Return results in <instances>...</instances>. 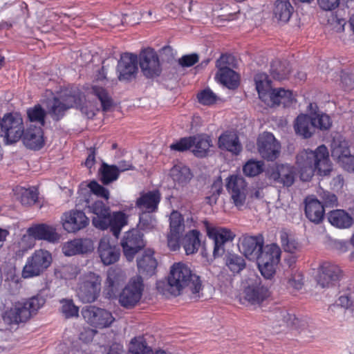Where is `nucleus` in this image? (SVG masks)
<instances>
[{"label": "nucleus", "instance_id": "obj_46", "mask_svg": "<svg viewBox=\"0 0 354 354\" xmlns=\"http://www.w3.org/2000/svg\"><path fill=\"white\" fill-rule=\"evenodd\" d=\"M225 260L226 266L233 273H239L245 267L244 259L236 254H227Z\"/></svg>", "mask_w": 354, "mask_h": 354}, {"label": "nucleus", "instance_id": "obj_11", "mask_svg": "<svg viewBox=\"0 0 354 354\" xmlns=\"http://www.w3.org/2000/svg\"><path fill=\"white\" fill-rule=\"evenodd\" d=\"M82 315L87 323L99 328L109 327L115 320L111 312L94 306L83 308Z\"/></svg>", "mask_w": 354, "mask_h": 354}, {"label": "nucleus", "instance_id": "obj_58", "mask_svg": "<svg viewBox=\"0 0 354 354\" xmlns=\"http://www.w3.org/2000/svg\"><path fill=\"white\" fill-rule=\"evenodd\" d=\"M193 141L192 136L182 138L178 141L171 144L170 149L177 151H185L192 149Z\"/></svg>", "mask_w": 354, "mask_h": 354}, {"label": "nucleus", "instance_id": "obj_31", "mask_svg": "<svg viewBox=\"0 0 354 354\" xmlns=\"http://www.w3.org/2000/svg\"><path fill=\"white\" fill-rule=\"evenodd\" d=\"M153 251L147 249L141 257L137 259L138 269L140 273L146 275H152L155 273L157 267V261L153 257Z\"/></svg>", "mask_w": 354, "mask_h": 354}, {"label": "nucleus", "instance_id": "obj_9", "mask_svg": "<svg viewBox=\"0 0 354 354\" xmlns=\"http://www.w3.org/2000/svg\"><path fill=\"white\" fill-rule=\"evenodd\" d=\"M143 290L142 278L140 276L133 277L119 295L120 304L127 309L133 308L140 301Z\"/></svg>", "mask_w": 354, "mask_h": 354}, {"label": "nucleus", "instance_id": "obj_6", "mask_svg": "<svg viewBox=\"0 0 354 354\" xmlns=\"http://www.w3.org/2000/svg\"><path fill=\"white\" fill-rule=\"evenodd\" d=\"M51 254L45 250H37L27 259L23 268L21 275L24 279L32 278L40 275L50 265Z\"/></svg>", "mask_w": 354, "mask_h": 354}, {"label": "nucleus", "instance_id": "obj_54", "mask_svg": "<svg viewBox=\"0 0 354 354\" xmlns=\"http://www.w3.org/2000/svg\"><path fill=\"white\" fill-rule=\"evenodd\" d=\"M151 213H144L140 216L138 226L140 230L149 231L153 230L157 224L156 217Z\"/></svg>", "mask_w": 354, "mask_h": 354}, {"label": "nucleus", "instance_id": "obj_4", "mask_svg": "<svg viewBox=\"0 0 354 354\" xmlns=\"http://www.w3.org/2000/svg\"><path fill=\"white\" fill-rule=\"evenodd\" d=\"M82 103V93L77 88H66L53 97L48 112L54 120H59L66 111L71 108L78 107Z\"/></svg>", "mask_w": 354, "mask_h": 354}, {"label": "nucleus", "instance_id": "obj_27", "mask_svg": "<svg viewBox=\"0 0 354 354\" xmlns=\"http://www.w3.org/2000/svg\"><path fill=\"white\" fill-rule=\"evenodd\" d=\"M244 297L252 305L260 304L270 296L269 289L261 283L250 285L245 288Z\"/></svg>", "mask_w": 354, "mask_h": 354}, {"label": "nucleus", "instance_id": "obj_47", "mask_svg": "<svg viewBox=\"0 0 354 354\" xmlns=\"http://www.w3.org/2000/svg\"><path fill=\"white\" fill-rule=\"evenodd\" d=\"M46 112L40 104H36L27 110V115L29 120L39 124L38 127H42L45 124Z\"/></svg>", "mask_w": 354, "mask_h": 354}, {"label": "nucleus", "instance_id": "obj_63", "mask_svg": "<svg viewBox=\"0 0 354 354\" xmlns=\"http://www.w3.org/2000/svg\"><path fill=\"white\" fill-rule=\"evenodd\" d=\"M317 3L321 9L330 11L338 7L339 0H317Z\"/></svg>", "mask_w": 354, "mask_h": 354}, {"label": "nucleus", "instance_id": "obj_25", "mask_svg": "<svg viewBox=\"0 0 354 354\" xmlns=\"http://www.w3.org/2000/svg\"><path fill=\"white\" fill-rule=\"evenodd\" d=\"M93 249V243L88 239H75L65 243L62 246V252L67 257L87 253Z\"/></svg>", "mask_w": 354, "mask_h": 354}, {"label": "nucleus", "instance_id": "obj_51", "mask_svg": "<svg viewBox=\"0 0 354 354\" xmlns=\"http://www.w3.org/2000/svg\"><path fill=\"white\" fill-rule=\"evenodd\" d=\"M317 194L322 200L321 203L324 205V207H333L337 205V198L335 194L324 190L321 187L317 189Z\"/></svg>", "mask_w": 354, "mask_h": 354}, {"label": "nucleus", "instance_id": "obj_3", "mask_svg": "<svg viewBox=\"0 0 354 354\" xmlns=\"http://www.w3.org/2000/svg\"><path fill=\"white\" fill-rule=\"evenodd\" d=\"M168 290L174 295H179L182 290L188 288L195 298L200 297L203 285L199 276L192 273L191 269L183 263H175L170 269L167 279Z\"/></svg>", "mask_w": 354, "mask_h": 354}, {"label": "nucleus", "instance_id": "obj_60", "mask_svg": "<svg viewBox=\"0 0 354 354\" xmlns=\"http://www.w3.org/2000/svg\"><path fill=\"white\" fill-rule=\"evenodd\" d=\"M261 274L266 279H271L275 273V266L277 264L268 262H257Z\"/></svg>", "mask_w": 354, "mask_h": 354}, {"label": "nucleus", "instance_id": "obj_50", "mask_svg": "<svg viewBox=\"0 0 354 354\" xmlns=\"http://www.w3.org/2000/svg\"><path fill=\"white\" fill-rule=\"evenodd\" d=\"M169 221V232L181 235L185 228L184 219L182 215L174 211L170 215Z\"/></svg>", "mask_w": 354, "mask_h": 354}, {"label": "nucleus", "instance_id": "obj_57", "mask_svg": "<svg viewBox=\"0 0 354 354\" xmlns=\"http://www.w3.org/2000/svg\"><path fill=\"white\" fill-rule=\"evenodd\" d=\"M281 243L283 250L289 253H294L298 248L295 240L290 239L286 232H281L280 235Z\"/></svg>", "mask_w": 354, "mask_h": 354}, {"label": "nucleus", "instance_id": "obj_61", "mask_svg": "<svg viewBox=\"0 0 354 354\" xmlns=\"http://www.w3.org/2000/svg\"><path fill=\"white\" fill-rule=\"evenodd\" d=\"M198 54L192 53L182 56L178 59V64L183 67H191L198 62Z\"/></svg>", "mask_w": 354, "mask_h": 354}, {"label": "nucleus", "instance_id": "obj_37", "mask_svg": "<svg viewBox=\"0 0 354 354\" xmlns=\"http://www.w3.org/2000/svg\"><path fill=\"white\" fill-rule=\"evenodd\" d=\"M170 176L174 182L183 186L190 181L193 175L187 166L183 163H178L171 169Z\"/></svg>", "mask_w": 354, "mask_h": 354}, {"label": "nucleus", "instance_id": "obj_49", "mask_svg": "<svg viewBox=\"0 0 354 354\" xmlns=\"http://www.w3.org/2000/svg\"><path fill=\"white\" fill-rule=\"evenodd\" d=\"M290 73L289 65L286 63L275 62L272 64L270 73L272 77L277 80L286 79Z\"/></svg>", "mask_w": 354, "mask_h": 354}, {"label": "nucleus", "instance_id": "obj_44", "mask_svg": "<svg viewBox=\"0 0 354 354\" xmlns=\"http://www.w3.org/2000/svg\"><path fill=\"white\" fill-rule=\"evenodd\" d=\"M91 93L100 101L104 111L110 109L113 105V100L104 88L94 85L91 87Z\"/></svg>", "mask_w": 354, "mask_h": 354}, {"label": "nucleus", "instance_id": "obj_12", "mask_svg": "<svg viewBox=\"0 0 354 354\" xmlns=\"http://www.w3.org/2000/svg\"><path fill=\"white\" fill-rule=\"evenodd\" d=\"M234 59L231 55H222L216 62V67L218 71L216 77L218 81L230 89H234L239 86V75L230 68V62Z\"/></svg>", "mask_w": 354, "mask_h": 354}, {"label": "nucleus", "instance_id": "obj_26", "mask_svg": "<svg viewBox=\"0 0 354 354\" xmlns=\"http://www.w3.org/2000/svg\"><path fill=\"white\" fill-rule=\"evenodd\" d=\"M28 234L35 239L46 240L54 243L59 239V235L56 229L46 224H38L29 227Z\"/></svg>", "mask_w": 354, "mask_h": 354}, {"label": "nucleus", "instance_id": "obj_15", "mask_svg": "<svg viewBox=\"0 0 354 354\" xmlns=\"http://www.w3.org/2000/svg\"><path fill=\"white\" fill-rule=\"evenodd\" d=\"M258 151L268 161L275 160L280 153L281 145L272 133L263 132L257 140Z\"/></svg>", "mask_w": 354, "mask_h": 354}, {"label": "nucleus", "instance_id": "obj_18", "mask_svg": "<svg viewBox=\"0 0 354 354\" xmlns=\"http://www.w3.org/2000/svg\"><path fill=\"white\" fill-rule=\"evenodd\" d=\"M62 223L64 229L69 233H75L89 224V218L80 210L72 209L63 214Z\"/></svg>", "mask_w": 354, "mask_h": 354}, {"label": "nucleus", "instance_id": "obj_36", "mask_svg": "<svg viewBox=\"0 0 354 354\" xmlns=\"http://www.w3.org/2000/svg\"><path fill=\"white\" fill-rule=\"evenodd\" d=\"M254 81L259 98L267 102L269 95L273 90L268 75L263 73H258L255 75Z\"/></svg>", "mask_w": 354, "mask_h": 354}, {"label": "nucleus", "instance_id": "obj_8", "mask_svg": "<svg viewBox=\"0 0 354 354\" xmlns=\"http://www.w3.org/2000/svg\"><path fill=\"white\" fill-rule=\"evenodd\" d=\"M226 189L232 203L239 209L245 204L249 188L248 183L241 175H231L226 178Z\"/></svg>", "mask_w": 354, "mask_h": 354}, {"label": "nucleus", "instance_id": "obj_14", "mask_svg": "<svg viewBox=\"0 0 354 354\" xmlns=\"http://www.w3.org/2000/svg\"><path fill=\"white\" fill-rule=\"evenodd\" d=\"M140 67L147 78H153L160 75L162 69L157 53L148 48L141 51L140 55Z\"/></svg>", "mask_w": 354, "mask_h": 354}, {"label": "nucleus", "instance_id": "obj_53", "mask_svg": "<svg viewBox=\"0 0 354 354\" xmlns=\"http://www.w3.org/2000/svg\"><path fill=\"white\" fill-rule=\"evenodd\" d=\"M263 164L261 161L248 160L243 167V171L248 176H255L263 171Z\"/></svg>", "mask_w": 354, "mask_h": 354}, {"label": "nucleus", "instance_id": "obj_7", "mask_svg": "<svg viewBox=\"0 0 354 354\" xmlns=\"http://www.w3.org/2000/svg\"><path fill=\"white\" fill-rule=\"evenodd\" d=\"M207 236L214 241L213 256L218 258L225 253V244L232 241L235 234L225 227H215L211 226L207 221H203Z\"/></svg>", "mask_w": 354, "mask_h": 354}, {"label": "nucleus", "instance_id": "obj_5", "mask_svg": "<svg viewBox=\"0 0 354 354\" xmlns=\"http://www.w3.org/2000/svg\"><path fill=\"white\" fill-rule=\"evenodd\" d=\"M100 291V276L93 272H89L80 279L76 294L82 303L87 304L94 302L98 298Z\"/></svg>", "mask_w": 354, "mask_h": 354}, {"label": "nucleus", "instance_id": "obj_23", "mask_svg": "<svg viewBox=\"0 0 354 354\" xmlns=\"http://www.w3.org/2000/svg\"><path fill=\"white\" fill-rule=\"evenodd\" d=\"M97 252L104 265L109 266L119 260L120 252L115 245H111L108 238L100 239Z\"/></svg>", "mask_w": 354, "mask_h": 354}, {"label": "nucleus", "instance_id": "obj_29", "mask_svg": "<svg viewBox=\"0 0 354 354\" xmlns=\"http://www.w3.org/2000/svg\"><path fill=\"white\" fill-rule=\"evenodd\" d=\"M23 135L25 145L31 149H40L44 145V133L41 127L30 126Z\"/></svg>", "mask_w": 354, "mask_h": 354}, {"label": "nucleus", "instance_id": "obj_42", "mask_svg": "<svg viewBox=\"0 0 354 354\" xmlns=\"http://www.w3.org/2000/svg\"><path fill=\"white\" fill-rule=\"evenodd\" d=\"M293 12V7L290 0H277L275 2L274 14L279 20L287 22L289 21Z\"/></svg>", "mask_w": 354, "mask_h": 354}, {"label": "nucleus", "instance_id": "obj_41", "mask_svg": "<svg viewBox=\"0 0 354 354\" xmlns=\"http://www.w3.org/2000/svg\"><path fill=\"white\" fill-rule=\"evenodd\" d=\"M98 174L100 181L104 185L116 181L120 177L116 165H109L104 162L102 163Z\"/></svg>", "mask_w": 354, "mask_h": 354}, {"label": "nucleus", "instance_id": "obj_2", "mask_svg": "<svg viewBox=\"0 0 354 354\" xmlns=\"http://www.w3.org/2000/svg\"><path fill=\"white\" fill-rule=\"evenodd\" d=\"M86 207L88 212L95 215L92 218L94 227L102 230L109 229L116 238L127 225V217L124 212H115L111 214L110 207L101 201L97 200L93 203L86 201Z\"/></svg>", "mask_w": 354, "mask_h": 354}, {"label": "nucleus", "instance_id": "obj_35", "mask_svg": "<svg viewBox=\"0 0 354 354\" xmlns=\"http://www.w3.org/2000/svg\"><path fill=\"white\" fill-rule=\"evenodd\" d=\"M351 151L348 142L342 136L334 138L331 143V156L340 163L350 155Z\"/></svg>", "mask_w": 354, "mask_h": 354}, {"label": "nucleus", "instance_id": "obj_10", "mask_svg": "<svg viewBox=\"0 0 354 354\" xmlns=\"http://www.w3.org/2000/svg\"><path fill=\"white\" fill-rule=\"evenodd\" d=\"M1 131L8 142H17L24 133L23 119L17 113H8L0 120Z\"/></svg>", "mask_w": 354, "mask_h": 354}, {"label": "nucleus", "instance_id": "obj_64", "mask_svg": "<svg viewBox=\"0 0 354 354\" xmlns=\"http://www.w3.org/2000/svg\"><path fill=\"white\" fill-rule=\"evenodd\" d=\"M181 235L169 233L167 235V245L172 251H176L180 248L179 241Z\"/></svg>", "mask_w": 354, "mask_h": 354}, {"label": "nucleus", "instance_id": "obj_62", "mask_svg": "<svg viewBox=\"0 0 354 354\" xmlns=\"http://www.w3.org/2000/svg\"><path fill=\"white\" fill-rule=\"evenodd\" d=\"M288 283L289 286H290L296 290L301 289L303 284H304L302 274L299 272L295 273L288 279Z\"/></svg>", "mask_w": 354, "mask_h": 354}, {"label": "nucleus", "instance_id": "obj_45", "mask_svg": "<svg viewBox=\"0 0 354 354\" xmlns=\"http://www.w3.org/2000/svg\"><path fill=\"white\" fill-rule=\"evenodd\" d=\"M18 194L21 203L25 206L34 205L38 199V192L34 187L28 189L21 187L19 189Z\"/></svg>", "mask_w": 354, "mask_h": 354}, {"label": "nucleus", "instance_id": "obj_59", "mask_svg": "<svg viewBox=\"0 0 354 354\" xmlns=\"http://www.w3.org/2000/svg\"><path fill=\"white\" fill-rule=\"evenodd\" d=\"M91 192L95 196L104 198L108 201L109 198V191L102 185H100L97 182L93 180L88 185Z\"/></svg>", "mask_w": 354, "mask_h": 354}, {"label": "nucleus", "instance_id": "obj_1", "mask_svg": "<svg viewBox=\"0 0 354 354\" xmlns=\"http://www.w3.org/2000/svg\"><path fill=\"white\" fill-rule=\"evenodd\" d=\"M296 159L302 180H309L315 171L321 176H328L332 171L328 149L324 145L319 146L315 151L304 149L297 154Z\"/></svg>", "mask_w": 354, "mask_h": 354}, {"label": "nucleus", "instance_id": "obj_34", "mask_svg": "<svg viewBox=\"0 0 354 354\" xmlns=\"http://www.w3.org/2000/svg\"><path fill=\"white\" fill-rule=\"evenodd\" d=\"M281 249L274 243L266 245L258 254L255 259L257 262H268L270 263L278 264L280 261Z\"/></svg>", "mask_w": 354, "mask_h": 354}, {"label": "nucleus", "instance_id": "obj_33", "mask_svg": "<svg viewBox=\"0 0 354 354\" xmlns=\"http://www.w3.org/2000/svg\"><path fill=\"white\" fill-rule=\"evenodd\" d=\"M328 221L332 225L339 229L349 228L353 223V217L343 209L330 211L328 214Z\"/></svg>", "mask_w": 354, "mask_h": 354}, {"label": "nucleus", "instance_id": "obj_13", "mask_svg": "<svg viewBox=\"0 0 354 354\" xmlns=\"http://www.w3.org/2000/svg\"><path fill=\"white\" fill-rule=\"evenodd\" d=\"M145 245L143 234L138 230L132 229L125 232L121 240L123 253L129 261H131L135 255Z\"/></svg>", "mask_w": 354, "mask_h": 354}, {"label": "nucleus", "instance_id": "obj_30", "mask_svg": "<svg viewBox=\"0 0 354 354\" xmlns=\"http://www.w3.org/2000/svg\"><path fill=\"white\" fill-rule=\"evenodd\" d=\"M293 127L295 133L303 138H310L315 131L311 117L306 114L299 115L295 120Z\"/></svg>", "mask_w": 354, "mask_h": 354}, {"label": "nucleus", "instance_id": "obj_48", "mask_svg": "<svg viewBox=\"0 0 354 354\" xmlns=\"http://www.w3.org/2000/svg\"><path fill=\"white\" fill-rule=\"evenodd\" d=\"M23 301L32 317L44 306L46 303V297L39 293Z\"/></svg>", "mask_w": 354, "mask_h": 354}, {"label": "nucleus", "instance_id": "obj_22", "mask_svg": "<svg viewBox=\"0 0 354 354\" xmlns=\"http://www.w3.org/2000/svg\"><path fill=\"white\" fill-rule=\"evenodd\" d=\"M161 194L158 190L141 192L136 199V207L144 213H153L158 210Z\"/></svg>", "mask_w": 354, "mask_h": 354}, {"label": "nucleus", "instance_id": "obj_43", "mask_svg": "<svg viewBox=\"0 0 354 354\" xmlns=\"http://www.w3.org/2000/svg\"><path fill=\"white\" fill-rule=\"evenodd\" d=\"M125 279L124 273L116 269H110L107 273L106 286L109 292L113 294L124 283Z\"/></svg>", "mask_w": 354, "mask_h": 354}, {"label": "nucleus", "instance_id": "obj_17", "mask_svg": "<svg viewBox=\"0 0 354 354\" xmlns=\"http://www.w3.org/2000/svg\"><path fill=\"white\" fill-rule=\"evenodd\" d=\"M30 314L23 301L12 304L2 313V319L8 325H19L30 319Z\"/></svg>", "mask_w": 354, "mask_h": 354}, {"label": "nucleus", "instance_id": "obj_28", "mask_svg": "<svg viewBox=\"0 0 354 354\" xmlns=\"http://www.w3.org/2000/svg\"><path fill=\"white\" fill-rule=\"evenodd\" d=\"M218 147L225 149L233 154L238 155L242 150V146L236 133L233 131H225L218 138Z\"/></svg>", "mask_w": 354, "mask_h": 354}, {"label": "nucleus", "instance_id": "obj_32", "mask_svg": "<svg viewBox=\"0 0 354 354\" xmlns=\"http://www.w3.org/2000/svg\"><path fill=\"white\" fill-rule=\"evenodd\" d=\"M295 100L292 93L290 90L283 88H274L269 95L267 102L268 106L279 105L282 104L284 106H290Z\"/></svg>", "mask_w": 354, "mask_h": 354}, {"label": "nucleus", "instance_id": "obj_21", "mask_svg": "<svg viewBox=\"0 0 354 354\" xmlns=\"http://www.w3.org/2000/svg\"><path fill=\"white\" fill-rule=\"evenodd\" d=\"M295 176L296 170L293 166L288 164H281L272 169L269 175V178L275 183L289 187L293 185Z\"/></svg>", "mask_w": 354, "mask_h": 354}, {"label": "nucleus", "instance_id": "obj_55", "mask_svg": "<svg viewBox=\"0 0 354 354\" xmlns=\"http://www.w3.org/2000/svg\"><path fill=\"white\" fill-rule=\"evenodd\" d=\"M314 129L315 127L322 129H328L332 125V121L329 115L325 113L317 114L311 118Z\"/></svg>", "mask_w": 354, "mask_h": 354}, {"label": "nucleus", "instance_id": "obj_40", "mask_svg": "<svg viewBox=\"0 0 354 354\" xmlns=\"http://www.w3.org/2000/svg\"><path fill=\"white\" fill-rule=\"evenodd\" d=\"M128 354H167L165 351L159 350L155 353L152 349L147 345L143 337L139 336L133 338L130 342Z\"/></svg>", "mask_w": 354, "mask_h": 354}, {"label": "nucleus", "instance_id": "obj_16", "mask_svg": "<svg viewBox=\"0 0 354 354\" xmlns=\"http://www.w3.org/2000/svg\"><path fill=\"white\" fill-rule=\"evenodd\" d=\"M116 71L120 81L129 82L135 79L138 71L137 55L130 53L122 54Z\"/></svg>", "mask_w": 354, "mask_h": 354}, {"label": "nucleus", "instance_id": "obj_19", "mask_svg": "<svg viewBox=\"0 0 354 354\" xmlns=\"http://www.w3.org/2000/svg\"><path fill=\"white\" fill-rule=\"evenodd\" d=\"M342 277V271L338 266L324 262L319 268L317 281L322 288H328L335 285Z\"/></svg>", "mask_w": 354, "mask_h": 354}, {"label": "nucleus", "instance_id": "obj_39", "mask_svg": "<svg viewBox=\"0 0 354 354\" xmlns=\"http://www.w3.org/2000/svg\"><path fill=\"white\" fill-rule=\"evenodd\" d=\"M193 145L192 151L195 156L198 158L205 157L211 147V138L203 134L192 136Z\"/></svg>", "mask_w": 354, "mask_h": 354}, {"label": "nucleus", "instance_id": "obj_56", "mask_svg": "<svg viewBox=\"0 0 354 354\" xmlns=\"http://www.w3.org/2000/svg\"><path fill=\"white\" fill-rule=\"evenodd\" d=\"M197 99L201 104L209 106L216 102L217 96L210 88H205L198 93Z\"/></svg>", "mask_w": 354, "mask_h": 354}, {"label": "nucleus", "instance_id": "obj_24", "mask_svg": "<svg viewBox=\"0 0 354 354\" xmlns=\"http://www.w3.org/2000/svg\"><path fill=\"white\" fill-rule=\"evenodd\" d=\"M304 203L306 217L315 223L322 222L325 214L324 205L315 197L311 196H307Z\"/></svg>", "mask_w": 354, "mask_h": 354}, {"label": "nucleus", "instance_id": "obj_52", "mask_svg": "<svg viewBox=\"0 0 354 354\" xmlns=\"http://www.w3.org/2000/svg\"><path fill=\"white\" fill-rule=\"evenodd\" d=\"M60 303L62 304L61 312L66 318L78 316L79 308L75 305L72 299H63Z\"/></svg>", "mask_w": 354, "mask_h": 354}, {"label": "nucleus", "instance_id": "obj_20", "mask_svg": "<svg viewBox=\"0 0 354 354\" xmlns=\"http://www.w3.org/2000/svg\"><path fill=\"white\" fill-rule=\"evenodd\" d=\"M239 248L241 252L249 259H254L264 246L263 237L243 235L239 239Z\"/></svg>", "mask_w": 354, "mask_h": 354}, {"label": "nucleus", "instance_id": "obj_38", "mask_svg": "<svg viewBox=\"0 0 354 354\" xmlns=\"http://www.w3.org/2000/svg\"><path fill=\"white\" fill-rule=\"evenodd\" d=\"M201 234L197 230L189 231L183 239V248L187 255L196 253L201 245Z\"/></svg>", "mask_w": 354, "mask_h": 354}]
</instances>
